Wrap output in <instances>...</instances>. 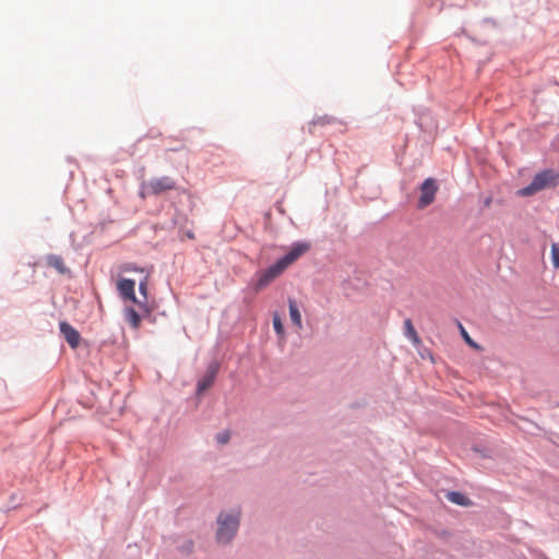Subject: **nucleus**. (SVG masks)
<instances>
[{
	"instance_id": "obj_12",
	"label": "nucleus",
	"mask_w": 559,
	"mask_h": 559,
	"mask_svg": "<svg viewBox=\"0 0 559 559\" xmlns=\"http://www.w3.org/2000/svg\"><path fill=\"white\" fill-rule=\"evenodd\" d=\"M288 306H289V316H290L292 322L297 326V329H301L302 328L301 314H300V311H299L296 302L293 299H289Z\"/></svg>"
},
{
	"instance_id": "obj_15",
	"label": "nucleus",
	"mask_w": 559,
	"mask_h": 559,
	"mask_svg": "<svg viewBox=\"0 0 559 559\" xmlns=\"http://www.w3.org/2000/svg\"><path fill=\"white\" fill-rule=\"evenodd\" d=\"M126 300L131 301L132 304H135L140 310L144 311L145 313H150V308L147 306L146 300L143 298V300H140L136 298L135 293L132 297H128Z\"/></svg>"
},
{
	"instance_id": "obj_14",
	"label": "nucleus",
	"mask_w": 559,
	"mask_h": 559,
	"mask_svg": "<svg viewBox=\"0 0 559 559\" xmlns=\"http://www.w3.org/2000/svg\"><path fill=\"white\" fill-rule=\"evenodd\" d=\"M404 326H405V334L406 336L413 341L414 344H418L420 342L419 337H418V334L411 321V319H406L404 321Z\"/></svg>"
},
{
	"instance_id": "obj_2",
	"label": "nucleus",
	"mask_w": 559,
	"mask_h": 559,
	"mask_svg": "<svg viewBox=\"0 0 559 559\" xmlns=\"http://www.w3.org/2000/svg\"><path fill=\"white\" fill-rule=\"evenodd\" d=\"M239 516L240 513H221L217 519V533L216 538L218 543L227 544L235 536L238 526H239Z\"/></svg>"
},
{
	"instance_id": "obj_6",
	"label": "nucleus",
	"mask_w": 559,
	"mask_h": 559,
	"mask_svg": "<svg viewBox=\"0 0 559 559\" xmlns=\"http://www.w3.org/2000/svg\"><path fill=\"white\" fill-rule=\"evenodd\" d=\"M309 245L306 242H299L294 245L289 252L281 258L277 262L284 267H288L292 263H294L297 259H299L304 253L309 250Z\"/></svg>"
},
{
	"instance_id": "obj_11",
	"label": "nucleus",
	"mask_w": 559,
	"mask_h": 559,
	"mask_svg": "<svg viewBox=\"0 0 559 559\" xmlns=\"http://www.w3.org/2000/svg\"><path fill=\"white\" fill-rule=\"evenodd\" d=\"M126 321L133 328L134 330L140 328L141 317L138 311L132 307H127L123 311Z\"/></svg>"
},
{
	"instance_id": "obj_4",
	"label": "nucleus",
	"mask_w": 559,
	"mask_h": 559,
	"mask_svg": "<svg viewBox=\"0 0 559 559\" xmlns=\"http://www.w3.org/2000/svg\"><path fill=\"white\" fill-rule=\"evenodd\" d=\"M438 189L437 181L433 178H427L420 186L417 207L423 210L429 206L435 201Z\"/></svg>"
},
{
	"instance_id": "obj_7",
	"label": "nucleus",
	"mask_w": 559,
	"mask_h": 559,
	"mask_svg": "<svg viewBox=\"0 0 559 559\" xmlns=\"http://www.w3.org/2000/svg\"><path fill=\"white\" fill-rule=\"evenodd\" d=\"M60 332L72 348L78 347L80 343V334L72 325L67 322H61Z\"/></svg>"
},
{
	"instance_id": "obj_19",
	"label": "nucleus",
	"mask_w": 559,
	"mask_h": 559,
	"mask_svg": "<svg viewBox=\"0 0 559 559\" xmlns=\"http://www.w3.org/2000/svg\"><path fill=\"white\" fill-rule=\"evenodd\" d=\"M147 277H145L144 280H142L139 284V290H140V294L143 296V298L146 300L147 299Z\"/></svg>"
},
{
	"instance_id": "obj_20",
	"label": "nucleus",
	"mask_w": 559,
	"mask_h": 559,
	"mask_svg": "<svg viewBox=\"0 0 559 559\" xmlns=\"http://www.w3.org/2000/svg\"><path fill=\"white\" fill-rule=\"evenodd\" d=\"M230 439V432L229 431H223L216 436V440L221 444H226Z\"/></svg>"
},
{
	"instance_id": "obj_10",
	"label": "nucleus",
	"mask_w": 559,
	"mask_h": 559,
	"mask_svg": "<svg viewBox=\"0 0 559 559\" xmlns=\"http://www.w3.org/2000/svg\"><path fill=\"white\" fill-rule=\"evenodd\" d=\"M47 265L57 270L60 274H66L69 272L68 267L64 264L63 259L60 255L49 254L46 259Z\"/></svg>"
},
{
	"instance_id": "obj_21",
	"label": "nucleus",
	"mask_w": 559,
	"mask_h": 559,
	"mask_svg": "<svg viewBox=\"0 0 559 559\" xmlns=\"http://www.w3.org/2000/svg\"><path fill=\"white\" fill-rule=\"evenodd\" d=\"M123 270L124 271H139L138 267H135L134 265H131V264L126 265Z\"/></svg>"
},
{
	"instance_id": "obj_13",
	"label": "nucleus",
	"mask_w": 559,
	"mask_h": 559,
	"mask_svg": "<svg viewBox=\"0 0 559 559\" xmlns=\"http://www.w3.org/2000/svg\"><path fill=\"white\" fill-rule=\"evenodd\" d=\"M447 498L449 501H451L455 504H459V506H469L471 504L469 499L466 496H464L463 493L457 492V491L448 492Z\"/></svg>"
},
{
	"instance_id": "obj_5",
	"label": "nucleus",
	"mask_w": 559,
	"mask_h": 559,
	"mask_svg": "<svg viewBox=\"0 0 559 559\" xmlns=\"http://www.w3.org/2000/svg\"><path fill=\"white\" fill-rule=\"evenodd\" d=\"M285 269L276 262L275 264L271 265L266 270L262 271L258 275V280L255 283V289L260 290L264 287H266L272 281H274Z\"/></svg>"
},
{
	"instance_id": "obj_8",
	"label": "nucleus",
	"mask_w": 559,
	"mask_h": 559,
	"mask_svg": "<svg viewBox=\"0 0 559 559\" xmlns=\"http://www.w3.org/2000/svg\"><path fill=\"white\" fill-rule=\"evenodd\" d=\"M117 289L123 300L128 297L133 298V294L135 293V282L130 278H121L117 283Z\"/></svg>"
},
{
	"instance_id": "obj_1",
	"label": "nucleus",
	"mask_w": 559,
	"mask_h": 559,
	"mask_svg": "<svg viewBox=\"0 0 559 559\" xmlns=\"http://www.w3.org/2000/svg\"><path fill=\"white\" fill-rule=\"evenodd\" d=\"M559 182V174L552 169H546L536 174L532 182L518 191L521 197H531L546 188L556 187Z\"/></svg>"
},
{
	"instance_id": "obj_16",
	"label": "nucleus",
	"mask_w": 559,
	"mask_h": 559,
	"mask_svg": "<svg viewBox=\"0 0 559 559\" xmlns=\"http://www.w3.org/2000/svg\"><path fill=\"white\" fill-rule=\"evenodd\" d=\"M273 328L280 336H284V325L277 313L273 316Z\"/></svg>"
},
{
	"instance_id": "obj_3",
	"label": "nucleus",
	"mask_w": 559,
	"mask_h": 559,
	"mask_svg": "<svg viewBox=\"0 0 559 559\" xmlns=\"http://www.w3.org/2000/svg\"><path fill=\"white\" fill-rule=\"evenodd\" d=\"M176 189V181L169 176L152 178L141 187V195H159L166 191Z\"/></svg>"
},
{
	"instance_id": "obj_18",
	"label": "nucleus",
	"mask_w": 559,
	"mask_h": 559,
	"mask_svg": "<svg viewBox=\"0 0 559 559\" xmlns=\"http://www.w3.org/2000/svg\"><path fill=\"white\" fill-rule=\"evenodd\" d=\"M460 329H461V333H462V336L463 338L465 340V342L474 347V348H479L478 344H476L472 338L471 336L468 335V333L465 331V329L460 324Z\"/></svg>"
},
{
	"instance_id": "obj_9",
	"label": "nucleus",
	"mask_w": 559,
	"mask_h": 559,
	"mask_svg": "<svg viewBox=\"0 0 559 559\" xmlns=\"http://www.w3.org/2000/svg\"><path fill=\"white\" fill-rule=\"evenodd\" d=\"M216 373H217V367L211 366L209 368L207 372L205 373V376L198 382V386H197L198 394L203 393L204 391H206L209 388H211L213 385Z\"/></svg>"
},
{
	"instance_id": "obj_17",
	"label": "nucleus",
	"mask_w": 559,
	"mask_h": 559,
	"mask_svg": "<svg viewBox=\"0 0 559 559\" xmlns=\"http://www.w3.org/2000/svg\"><path fill=\"white\" fill-rule=\"evenodd\" d=\"M551 261L555 269H559V246L557 243L551 245Z\"/></svg>"
}]
</instances>
